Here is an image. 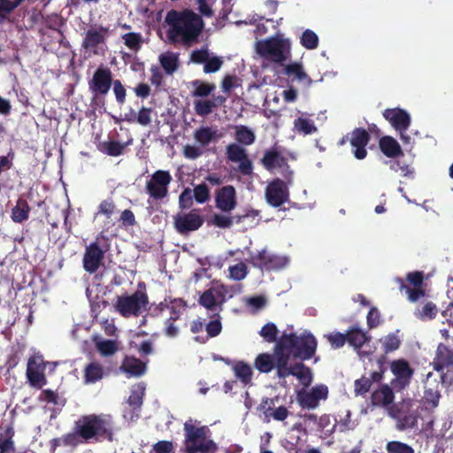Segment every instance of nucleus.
Here are the masks:
<instances>
[{
    "label": "nucleus",
    "instance_id": "f257e3e1",
    "mask_svg": "<svg viewBox=\"0 0 453 453\" xmlns=\"http://www.w3.org/2000/svg\"><path fill=\"white\" fill-rule=\"evenodd\" d=\"M165 22L169 26V41L184 44L196 42L204 25L201 16L188 9L181 12L171 10L166 14Z\"/></svg>",
    "mask_w": 453,
    "mask_h": 453
},
{
    "label": "nucleus",
    "instance_id": "f03ea898",
    "mask_svg": "<svg viewBox=\"0 0 453 453\" xmlns=\"http://www.w3.org/2000/svg\"><path fill=\"white\" fill-rule=\"evenodd\" d=\"M317 346L318 342L315 336L305 331L299 335L296 333H284L277 342L275 348L288 354L290 358L305 361L315 355Z\"/></svg>",
    "mask_w": 453,
    "mask_h": 453
},
{
    "label": "nucleus",
    "instance_id": "7ed1b4c3",
    "mask_svg": "<svg viewBox=\"0 0 453 453\" xmlns=\"http://www.w3.org/2000/svg\"><path fill=\"white\" fill-rule=\"evenodd\" d=\"M75 429L86 442L92 439L96 441L100 439L112 441L111 424L101 416L95 414L83 416L81 419L75 422Z\"/></svg>",
    "mask_w": 453,
    "mask_h": 453
},
{
    "label": "nucleus",
    "instance_id": "20e7f679",
    "mask_svg": "<svg viewBox=\"0 0 453 453\" xmlns=\"http://www.w3.org/2000/svg\"><path fill=\"white\" fill-rule=\"evenodd\" d=\"M191 422L184 424L186 453H215L218 446L206 439V426L196 427Z\"/></svg>",
    "mask_w": 453,
    "mask_h": 453
},
{
    "label": "nucleus",
    "instance_id": "39448f33",
    "mask_svg": "<svg viewBox=\"0 0 453 453\" xmlns=\"http://www.w3.org/2000/svg\"><path fill=\"white\" fill-rule=\"evenodd\" d=\"M112 73L108 67L99 66L88 81V89L92 95L91 105L96 109L104 107L105 97L112 85Z\"/></svg>",
    "mask_w": 453,
    "mask_h": 453
},
{
    "label": "nucleus",
    "instance_id": "423d86ee",
    "mask_svg": "<svg viewBox=\"0 0 453 453\" xmlns=\"http://www.w3.org/2000/svg\"><path fill=\"white\" fill-rule=\"evenodd\" d=\"M388 411L389 417L395 420L397 430L404 431L417 426L419 415L417 411L411 408L409 403H394L388 407Z\"/></svg>",
    "mask_w": 453,
    "mask_h": 453
},
{
    "label": "nucleus",
    "instance_id": "0eeeda50",
    "mask_svg": "<svg viewBox=\"0 0 453 453\" xmlns=\"http://www.w3.org/2000/svg\"><path fill=\"white\" fill-rule=\"evenodd\" d=\"M257 52L265 59L281 64L288 58L284 40L271 37L257 42Z\"/></svg>",
    "mask_w": 453,
    "mask_h": 453
},
{
    "label": "nucleus",
    "instance_id": "6e6552de",
    "mask_svg": "<svg viewBox=\"0 0 453 453\" xmlns=\"http://www.w3.org/2000/svg\"><path fill=\"white\" fill-rule=\"evenodd\" d=\"M140 288H142V283L139 282L137 290L133 295H121L116 297L113 306L115 311L122 317L139 316L142 309V291Z\"/></svg>",
    "mask_w": 453,
    "mask_h": 453
},
{
    "label": "nucleus",
    "instance_id": "1a4fd4ad",
    "mask_svg": "<svg viewBox=\"0 0 453 453\" xmlns=\"http://www.w3.org/2000/svg\"><path fill=\"white\" fill-rule=\"evenodd\" d=\"M434 369L441 372L444 381L453 383V349L443 343H439L433 362Z\"/></svg>",
    "mask_w": 453,
    "mask_h": 453
},
{
    "label": "nucleus",
    "instance_id": "9d476101",
    "mask_svg": "<svg viewBox=\"0 0 453 453\" xmlns=\"http://www.w3.org/2000/svg\"><path fill=\"white\" fill-rule=\"evenodd\" d=\"M249 263L262 271H273L283 268L288 264V259L285 257L271 254L264 249L250 254Z\"/></svg>",
    "mask_w": 453,
    "mask_h": 453
},
{
    "label": "nucleus",
    "instance_id": "9b49d317",
    "mask_svg": "<svg viewBox=\"0 0 453 453\" xmlns=\"http://www.w3.org/2000/svg\"><path fill=\"white\" fill-rule=\"evenodd\" d=\"M261 164L269 172H273L276 168L280 169L282 176L288 181H291L293 171L290 169L288 159L276 148L265 151Z\"/></svg>",
    "mask_w": 453,
    "mask_h": 453
},
{
    "label": "nucleus",
    "instance_id": "f8f14e48",
    "mask_svg": "<svg viewBox=\"0 0 453 453\" xmlns=\"http://www.w3.org/2000/svg\"><path fill=\"white\" fill-rule=\"evenodd\" d=\"M46 362L42 355H33L27 360L26 376L30 386L42 388L47 384Z\"/></svg>",
    "mask_w": 453,
    "mask_h": 453
},
{
    "label": "nucleus",
    "instance_id": "ddd939ff",
    "mask_svg": "<svg viewBox=\"0 0 453 453\" xmlns=\"http://www.w3.org/2000/svg\"><path fill=\"white\" fill-rule=\"evenodd\" d=\"M173 178L168 171L157 170L146 182L147 193L154 200H161L168 195V186Z\"/></svg>",
    "mask_w": 453,
    "mask_h": 453
},
{
    "label": "nucleus",
    "instance_id": "4468645a",
    "mask_svg": "<svg viewBox=\"0 0 453 453\" xmlns=\"http://www.w3.org/2000/svg\"><path fill=\"white\" fill-rule=\"evenodd\" d=\"M186 308V302L182 299H173L171 301L170 304H166L164 303H160L158 304H150L147 295L143 292V311H148V312L152 316H158L162 314V312L168 309L170 311V317L168 318L170 320L176 321L180 319V314Z\"/></svg>",
    "mask_w": 453,
    "mask_h": 453
},
{
    "label": "nucleus",
    "instance_id": "2eb2a0df",
    "mask_svg": "<svg viewBox=\"0 0 453 453\" xmlns=\"http://www.w3.org/2000/svg\"><path fill=\"white\" fill-rule=\"evenodd\" d=\"M203 222L204 219L197 209H193L188 213H179L173 218L174 228L180 234L198 230Z\"/></svg>",
    "mask_w": 453,
    "mask_h": 453
},
{
    "label": "nucleus",
    "instance_id": "dca6fc26",
    "mask_svg": "<svg viewBox=\"0 0 453 453\" xmlns=\"http://www.w3.org/2000/svg\"><path fill=\"white\" fill-rule=\"evenodd\" d=\"M226 158L234 163H239L238 171L244 176L253 173V163L250 159L247 150L237 143H230L226 148Z\"/></svg>",
    "mask_w": 453,
    "mask_h": 453
},
{
    "label": "nucleus",
    "instance_id": "f3484780",
    "mask_svg": "<svg viewBox=\"0 0 453 453\" xmlns=\"http://www.w3.org/2000/svg\"><path fill=\"white\" fill-rule=\"evenodd\" d=\"M289 197L288 188L282 180L276 178L268 183L265 188V199L273 207H280Z\"/></svg>",
    "mask_w": 453,
    "mask_h": 453
},
{
    "label": "nucleus",
    "instance_id": "a211bd4d",
    "mask_svg": "<svg viewBox=\"0 0 453 453\" xmlns=\"http://www.w3.org/2000/svg\"><path fill=\"white\" fill-rule=\"evenodd\" d=\"M328 396V388L324 384L316 385L309 391H302L297 395V400L302 408L315 409L320 400H326Z\"/></svg>",
    "mask_w": 453,
    "mask_h": 453
},
{
    "label": "nucleus",
    "instance_id": "6ab92c4d",
    "mask_svg": "<svg viewBox=\"0 0 453 453\" xmlns=\"http://www.w3.org/2000/svg\"><path fill=\"white\" fill-rule=\"evenodd\" d=\"M215 206L223 212H231L237 206L236 189L233 185H226L215 190Z\"/></svg>",
    "mask_w": 453,
    "mask_h": 453
},
{
    "label": "nucleus",
    "instance_id": "aec40b11",
    "mask_svg": "<svg viewBox=\"0 0 453 453\" xmlns=\"http://www.w3.org/2000/svg\"><path fill=\"white\" fill-rule=\"evenodd\" d=\"M370 139L369 132L363 127H356L349 133V143L352 147L353 155L357 159L362 160L366 157V146Z\"/></svg>",
    "mask_w": 453,
    "mask_h": 453
},
{
    "label": "nucleus",
    "instance_id": "412c9836",
    "mask_svg": "<svg viewBox=\"0 0 453 453\" xmlns=\"http://www.w3.org/2000/svg\"><path fill=\"white\" fill-rule=\"evenodd\" d=\"M104 252L97 242H91L86 247L83 255V268L89 273H96L103 263Z\"/></svg>",
    "mask_w": 453,
    "mask_h": 453
},
{
    "label": "nucleus",
    "instance_id": "4be33fe9",
    "mask_svg": "<svg viewBox=\"0 0 453 453\" xmlns=\"http://www.w3.org/2000/svg\"><path fill=\"white\" fill-rule=\"evenodd\" d=\"M390 370L395 375V384L403 388L411 383L414 374V369L411 368L410 363L404 358L393 360L390 363Z\"/></svg>",
    "mask_w": 453,
    "mask_h": 453
},
{
    "label": "nucleus",
    "instance_id": "5701e85b",
    "mask_svg": "<svg viewBox=\"0 0 453 453\" xmlns=\"http://www.w3.org/2000/svg\"><path fill=\"white\" fill-rule=\"evenodd\" d=\"M382 115L390 125L401 134L405 132L411 126V116L403 109L401 108H388L384 110Z\"/></svg>",
    "mask_w": 453,
    "mask_h": 453
},
{
    "label": "nucleus",
    "instance_id": "b1692460",
    "mask_svg": "<svg viewBox=\"0 0 453 453\" xmlns=\"http://www.w3.org/2000/svg\"><path fill=\"white\" fill-rule=\"evenodd\" d=\"M108 35V27L103 26L91 27L86 31L81 46L85 50H93L94 53H96V49L99 45L104 44Z\"/></svg>",
    "mask_w": 453,
    "mask_h": 453
},
{
    "label": "nucleus",
    "instance_id": "393cba45",
    "mask_svg": "<svg viewBox=\"0 0 453 453\" xmlns=\"http://www.w3.org/2000/svg\"><path fill=\"white\" fill-rule=\"evenodd\" d=\"M142 406V386L135 385L128 396L127 405L123 410V417L126 420L134 421L137 420L140 417Z\"/></svg>",
    "mask_w": 453,
    "mask_h": 453
},
{
    "label": "nucleus",
    "instance_id": "a878e982",
    "mask_svg": "<svg viewBox=\"0 0 453 453\" xmlns=\"http://www.w3.org/2000/svg\"><path fill=\"white\" fill-rule=\"evenodd\" d=\"M226 288L225 286L211 288L205 290L199 298V303L210 311H215L218 303H223L226 301Z\"/></svg>",
    "mask_w": 453,
    "mask_h": 453
},
{
    "label": "nucleus",
    "instance_id": "bb28decb",
    "mask_svg": "<svg viewBox=\"0 0 453 453\" xmlns=\"http://www.w3.org/2000/svg\"><path fill=\"white\" fill-rule=\"evenodd\" d=\"M284 74L292 81H296L305 88H310L313 83L312 79L306 73L302 63L293 62L284 66Z\"/></svg>",
    "mask_w": 453,
    "mask_h": 453
},
{
    "label": "nucleus",
    "instance_id": "cd10ccee",
    "mask_svg": "<svg viewBox=\"0 0 453 453\" xmlns=\"http://www.w3.org/2000/svg\"><path fill=\"white\" fill-rule=\"evenodd\" d=\"M379 147L380 151L388 157L395 158L403 156V150L398 142L388 135L383 136L379 141Z\"/></svg>",
    "mask_w": 453,
    "mask_h": 453
},
{
    "label": "nucleus",
    "instance_id": "c85d7f7f",
    "mask_svg": "<svg viewBox=\"0 0 453 453\" xmlns=\"http://www.w3.org/2000/svg\"><path fill=\"white\" fill-rule=\"evenodd\" d=\"M274 354L276 357V365L274 368L277 370V376L280 379H285L290 375L294 374V365L288 366V362L290 357L288 354L283 353L280 350H278L277 348L274 347Z\"/></svg>",
    "mask_w": 453,
    "mask_h": 453
},
{
    "label": "nucleus",
    "instance_id": "c756f323",
    "mask_svg": "<svg viewBox=\"0 0 453 453\" xmlns=\"http://www.w3.org/2000/svg\"><path fill=\"white\" fill-rule=\"evenodd\" d=\"M273 405H274L273 399L267 397L263 399L260 408L265 410L264 413L266 417H272L277 421H283L288 417L289 411L285 406L273 409Z\"/></svg>",
    "mask_w": 453,
    "mask_h": 453
},
{
    "label": "nucleus",
    "instance_id": "7c9ffc66",
    "mask_svg": "<svg viewBox=\"0 0 453 453\" xmlns=\"http://www.w3.org/2000/svg\"><path fill=\"white\" fill-rule=\"evenodd\" d=\"M394 398L393 390L388 385H383L372 394L373 405L388 406L393 403Z\"/></svg>",
    "mask_w": 453,
    "mask_h": 453
},
{
    "label": "nucleus",
    "instance_id": "2f4dec72",
    "mask_svg": "<svg viewBox=\"0 0 453 453\" xmlns=\"http://www.w3.org/2000/svg\"><path fill=\"white\" fill-rule=\"evenodd\" d=\"M119 369L127 378L138 377L142 375V360L127 356L124 358Z\"/></svg>",
    "mask_w": 453,
    "mask_h": 453
},
{
    "label": "nucleus",
    "instance_id": "473e14b6",
    "mask_svg": "<svg viewBox=\"0 0 453 453\" xmlns=\"http://www.w3.org/2000/svg\"><path fill=\"white\" fill-rule=\"evenodd\" d=\"M276 365L275 354L261 353L258 354L254 361V367L262 373H268L274 369Z\"/></svg>",
    "mask_w": 453,
    "mask_h": 453
},
{
    "label": "nucleus",
    "instance_id": "72a5a7b5",
    "mask_svg": "<svg viewBox=\"0 0 453 453\" xmlns=\"http://www.w3.org/2000/svg\"><path fill=\"white\" fill-rule=\"evenodd\" d=\"M190 86L194 88L191 91L193 97H207L211 96L216 89V85L212 82H207L201 80H194L190 82Z\"/></svg>",
    "mask_w": 453,
    "mask_h": 453
},
{
    "label": "nucleus",
    "instance_id": "f704fd0d",
    "mask_svg": "<svg viewBox=\"0 0 453 453\" xmlns=\"http://www.w3.org/2000/svg\"><path fill=\"white\" fill-rule=\"evenodd\" d=\"M30 207L25 199L19 198L12 209L11 218L15 223H22L28 219Z\"/></svg>",
    "mask_w": 453,
    "mask_h": 453
},
{
    "label": "nucleus",
    "instance_id": "c9c22d12",
    "mask_svg": "<svg viewBox=\"0 0 453 453\" xmlns=\"http://www.w3.org/2000/svg\"><path fill=\"white\" fill-rule=\"evenodd\" d=\"M103 375V366L99 363L91 362L84 369V382L86 384L95 383L101 380Z\"/></svg>",
    "mask_w": 453,
    "mask_h": 453
},
{
    "label": "nucleus",
    "instance_id": "e433bc0d",
    "mask_svg": "<svg viewBox=\"0 0 453 453\" xmlns=\"http://www.w3.org/2000/svg\"><path fill=\"white\" fill-rule=\"evenodd\" d=\"M234 375L238 378L244 385L251 384L253 371L251 366L243 362L238 361L233 367Z\"/></svg>",
    "mask_w": 453,
    "mask_h": 453
},
{
    "label": "nucleus",
    "instance_id": "4c0bfd02",
    "mask_svg": "<svg viewBox=\"0 0 453 453\" xmlns=\"http://www.w3.org/2000/svg\"><path fill=\"white\" fill-rule=\"evenodd\" d=\"M395 281L399 285L400 291L404 290L408 296V300L411 303H415L426 296V291L423 287H413L411 288L404 283L402 278H396Z\"/></svg>",
    "mask_w": 453,
    "mask_h": 453
},
{
    "label": "nucleus",
    "instance_id": "58836bf2",
    "mask_svg": "<svg viewBox=\"0 0 453 453\" xmlns=\"http://www.w3.org/2000/svg\"><path fill=\"white\" fill-rule=\"evenodd\" d=\"M235 140L241 145L249 146L254 143L256 135L254 132L246 126H236Z\"/></svg>",
    "mask_w": 453,
    "mask_h": 453
},
{
    "label": "nucleus",
    "instance_id": "ea45409f",
    "mask_svg": "<svg viewBox=\"0 0 453 453\" xmlns=\"http://www.w3.org/2000/svg\"><path fill=\"white\" fill-rule=\"evenodd\" d=\"M347 336L349 344L357 349L361 348L369 340V336L366 333L357 327L349 329L347 331Z\"/></svg>",
    "mask_w": 453,
    "mask_h": 453
},
{
    "label": "nucleus",
    "instance_id": "a19ab883",
    "mask_svg": "<svg viewBox=\"0 0 453 453\" xmlns=\"http://www.w3.org/2000/svg\"><path fill=\"white\" fill-rule=\"evenodd\" d=\"M399 330L390 333L380 339L385 354L397 350L401 346V340L398 335Z\"/></svg>",
    "mask_w": 453,
    "mask_h": 453
},
{
    "label": "nucleus",
    "instance_id": "79ce46f5",
    "mask_svg": "<svg viewBox=\"0 0 453 453\" xmlns=\"http://www.w3.org/2000/svg\"><path fill=\"white\" fill-rule=\"evenodd\" d=\"M97 148L101 152L111 157H118L121 155L124 150V145L117 141L101 142Z\"/></svg>",
    "mask_w": 453,
    "mask_h": 453
},
{
    "label": "nucleus",
    "instance_id": "37998d69",
    "mask_svg": "<svg viewBox=\"0 0 453 453\" xmlns=\"http://www.w3.org/2000/svg\"><path fill=\"white\" fill-rule=\"evenodd\" d=\"M293 376L297 378L304 386H309L312 381V372L310 367L303 363L294 365Z\"/></svg>",
    "mask_w": 453,
    "mask_h": 453
},
{
    "label": "nucleus",
    "instance_id": "c03bdc74",
    "mask_svg": "<svg viewBox=\"0 0 453 453\" xmlns=\"http://www.w3.org/2000/svg\"><path fill=\"white\" fill-rule=\"evenodd\" d=\"M194 138L202 146H207L209 143L217 138V132L213 131L211 127H200L194 133Z\"/></svg>",
    "mask_w": 453,
    "mask_h": 453
},
{
    "label": "nucleus",
    "instance_id": "a18cd8bd",
    "mask_svg": "<svg viewBox=\"0 0 453 453\" xmlns=\"http://www.w3.org/2000/svg\"><path fill=\"white\" fill-rule=\"evenodd\" d=\"M40 402L52 403L55 406H64L65 399L58 395V394L51 389H43L38 396Z\"/></svg>",
    "mask_w": 453,
    "mask_h": 453
},
{
    "label": "nucleus",
    "instance_id": "49530a36",
    "mask_svg": "<svg viewBox=\"0 0 453 453\" xmlns=\"http://www.w3.org/2000/svg\"><path fill=\"white\" fill-rule=\"evenodd\" d=\"M25 0H0V24H3L19 5Z\"/></svg>",
    "mask_w": 453,
    "mask_h": 453
},
{
    "label": "nucleus",
    "instance_id": "de8ad7c7",
    "mask_svg": "<svg viewBox=\"0 0 453 453\" xmlns=\"http://www.w3.org/2000/svg\"><path fill=\"white\" fill-rule=\"evenodd\" d=\"M294 128L299 134L305 135L313 134L317 131L314 123L308 119L299 117L294 121Z\"/></svg>",
    "mask_w": 453,
    "mask_h": 453
},
{
    "label": "nucleus",
    "instance_id": "09e8293b",
    "mask_svg": "<svg viewBox=\"0 0 453 453\" xmlns=\"http://www.w3.org/2000/svg\"><path fill=\"white\" fill-rule=\"evenodd\" d=\"M214 104L211 99H200L194 102V110L196 115L206 117L213 111Z\"/></svg>",
    "mask_w": 453,
    "mask_h": 453
},
{
    "label": "nucleus",
    "instance_id": "8fccbe9b",
    "mask_svg": "<svg viewBox=\"0 0 453 453\" xmlns=\"http://www.w3.org/2000/svg\"><path fill=\"white\" fill-rule=\"evenodd\" d=\"M235 220V216H228L225 214L215 213L211 219L209 224L219 228H230Z\"/></svg>",
    "mask_w": 453,
    "mask_h": 453
},
{
    "label": "nucleus",
    "instance_id": "3c124183",
    "mask_svg": "<svg viewBox=\"0 0 453 453\" xmlns=\"http://www.w3.org/2000/svg\"><path fill=\"white\" fill-rule=\"evenodd\" d=\"M438 313V309L435 303L433 302H427L421 310L416 312V316L420 320H431L434 319Z\"/></svg>",
    "mask_w": 453,
    "mask_h": 453
},
{
    "label": "nucleus",
    "instance_id": "603ef678",
    "mask_svg": "<svg viewBox=\"0 0 453 453\" xmlns=\"http://www.w3.org/2000/svg\"><path fill=\"white\" fill-rule=\"evenodd\" d=\"M300 42L307 50H315L319 46V37L312 30L306 29L301 36Z\"/></svg>",
    "mask_w": 453,
    "mask_h": 453
},
{
    "label": "nucleus",
    "instance_id": "864d4df0",
    "mask_svg": "<svg viewBox=\"0 0 453 453\" xmlns=\"http://www.w3.org/2000/svg\"><path fill=\"white\" fill-rule=\"evenodd\" d=\"M388 453H414V449L407 443L399 441H390L386 444Z\"/></svg>",
    "mask_w": 453,
    "mask_h": 453
},
{
    "label": "nucleus",
    "instance_id": "5fc2aeb1",
    "mask_svg": "<svg viewBox=\"0 0 453 453\" xmlns=\"http://www.w3.org/2000/svg\"><path fill=\"white\" fill-rule=\"evenodd\" d=\"M160 63L168 74L173 73L178 68V58L173 54L162 55Z\"/></svg>",
    "mask_w": 453,
    "mask_h": 453
},
{
    "label": "nucleus",
    "instance_id": "6e6d98bb",
    "mask_svg": "<svg viewBox=\"0 0 453 453\" xmlns=\"http://www.w3.org/2000/svg\"><path fill=\"white\" fill-rule=\"evenodd\" d=\"M96 347L103 356L106 357L113 355L118 349L116 342L112 340H102L96 342Z\"/></svg>",
    "mask_w": 453,
    "mask_h": 453
},
{
    "label": "nucleus",
    "instance_id": "4d7b16f0",
    "mask_svg": "<svg viewBox=\"0 0 453 453\" xmlns=\"http://www.w3.org/2000/svg\"><path fill=\"white\" fill-rule=\"evenodd\" d=\"M12 436L13 432L11 429L6 431V436L0 435V453H11L14 450Z\"/></svg>",
    "mask_w": 453,
    "mask_h": 453
},
{
    "label": "nucleus",
    "instance_id": "13d9d810",
    "mask_svg": "<svg viewBox=\"0 0 453 453\" xmlns=\"http://www.w3.org/2000/svg\"><path fill=\"white\" fill-rule=\"evenodd\" d=\"M277 326L273 323H266L260 330V335L268 342H274L278 335Z\"/></svg>",
    "mask_w": 453,
    "mask_h": 453
},
{
    "label": "nucleus",
    "instance_id": "bf43d9fd",
    "mask_svg": "<svg viewBox=\"0 0 453 453\" xmlns=\"http://www.w3.org/2000/svg\"><path fill=\"white\" fill-rule=\"evenodd\" d=\"M194 198L198 203H203L210 198V190L205 183H201L194 188Z\"/></svg>",
    "mask_w": 453,
    "mask_h": 453
},
{
    "label": "nucleus",
    "instance_id": "052dcab7",
    "mask_svg": "<svg viewBox=\"0 0 453 453\" xmlns=\"http://www.w3.org/2000/svg\"><path fill=\"white\" fill-rule=\"evenodd\" d=\"M318 426L326 434H331L335 431L337 425L336 423L332 424V417L330 415L324 414L319 418Z\"/></svg>",
    "mask_w": 453,
    "mask_h": 453
},
{
    "label": "nucleus",
    "instance_id": "680f3d73",
    "mask_svg": "<svg viewBox=\"0 0 453 453\" xmlns=\"http://www.w3.org/2000/svg\"><path fill=\"white\" fill-rule=\"evenodd\" d=\"M223 65V60L219 57H208V60L203 65V72L205 73H213L218 72Z\"/></svg>",
    "mask_w": 453,
    "mask_h": 453
},
{
    "label": "nucleus",
    "instance_id": "e2e57ef3",
    "mask_svg": "<svg viewBox=\"0 0 453 453\" xmlns=\"http://www.w3.org/2000/svg\"><path fill=\"white\" fill-rule=\"evenodd\" d=\"M247 266L243 263H239L229 267L230 278L234 280H242L247 276Z\"/></svg>",
    "mask_w": 453,
    "mask_h": 453
},
{
    "label": "nucleus",
    "instance_id": "0e129e2a",
    "mask_svg": "<svg viewBox=\"0 0 453 453\" xmlns=\"http://www.w3.org/2000/svg\"><path fill=\"white\" fill-rule=\"evenodd\" d=\"M124 42L127 47L134 51H137L140 49V43L142 38L138 34L127 33L123 35Z\"/></svg>",
    "mask_w": 453,
    "mask_h": 453
},
{
    "label": "nucleus",
    "instance_id": "69168bd1",
    "mask_svg": "<svg viewBox=\"0 0 453 453\" xmlns=\"http://www.w3.org/2000/svg\"><path fill=\"white\" fill-rule=\"evenodd\" d=\"M372 385V380L370 378L363 376L355 380V392L357 395H365L369 392Z\"/></svg>",
    "mask_w": 453,
    "mask_h": 453
},
{
    "label": "nucleus",
    "instance_id": "338daca9",
    "mask_svg": "<svg viewBox=\"0 0 453 453\" xmlns=\"http://www.w3.org/2000/svg\"><path fill=\"white\" fill-rule=\"evenodd\" d=\"M327 340L332 348L340 349L345 344V342H348V336L347 334L335 333L327 335Z\"/></svg>",
    "mask_w": 453,
    "mask_h": 453
},
{
    "label": "nucleus",
    "instance_id": "774afa93",
    "mask_svg": "<svg viewBox=\"0 0 453 453\" xmlns=\"http://www.w3.org/2000/svg\"><path fill=\"white\" fill-rule=\"evenodd\" d=\"M425 274L422 271H414L408 273L406 280L413 287H423Z\"/></svg>",
    "mask_w": 453,
    "mask_h": 453
}]
</instances>
